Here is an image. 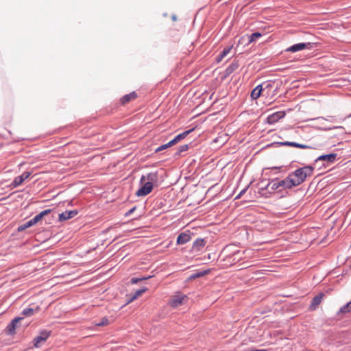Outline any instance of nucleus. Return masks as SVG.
<instances>
[{"label":"nucleus","mask_w":351,"mask_h":351,"mask_svg":"<svg viewBox=\"0 0 351 351\" xmlns=\"http://www.w3.org/2000/svg\"><path fill=\"white\" fill-rule=\"evenodd\" d=\"M314 167L311 165H307L303 167H300L295 170L293 172L289 173L295 186H298L302 184L306 179L307 177H310L313 175Z\"/></svg>","instance_id":"1"},{"label":"nucleus","mask_w":351,"mask_h":351,"mask_svg":"<svg viewBox=\"0 0 351 351\" xmlns=\"http://www.w3.org/2000/svg\"><path fill=\"white\" fill-rule=\"evenodd\" d=\"M234 245L230 244L227 245L225 248L226 251L232 252L226 258V261L229 263L231 265H234L239 263V261L241 260V254L240 253V250H234Z\"/></svg>","instance_id":"2"},{"label":"nucleus","mask_w":351,"mask_h":351,"mask_svg":"<svg viewBox=\"0 0 351 351\" xmlns=\"http://www.w3.org/2000/svg\"><path fill=\"white\" fill-rule=\"evenodd\" d=\"M51 331L47 330H42L38 335L34 339L33 343L35 348H40L49 337Z\"/></svg>","instance_id":"3"},{"label":"nucleus","mask_w":351,"mask_h":351,"mask_svg":"<svg viewBox=\"0 0 351 351\" xmlns=\"http://www.w3.org/2000/svg\"><path fill=\"white\" fill-rule=\"evenodd\" d=\"M23 317H18L13 319L5 329L7 335H14L16 334V329L21 326L20 322L23 320Z\"/></svg>","instance_id":"4"},{"label":"nucleus","mask_w":351,"mask_h":351,"mask_svg":"<svg viewBox=\"0 0 351 351\" xmlns=\"http://www.w3.org/2000/svg\"><path fill=\"white\" fill-rule=\"evenodd\" d=\"M313 47V44L311 43H301L295 44L285 49L287 52H297L303 49H310Z\"/></svg>","instance_id":"5"},{"label":"nucleus","mask_w":351,"mask_h":351,"mask_svg":"<svg viewBox=\"0 0 351 351\" xmlns=\"http://www.w3.org/2000/svg\"><path fill=\"white\" fill-rule=\"evenodd\" d=\"M143 183V186L135 193L138 197H144L151 193L153 189V185L150 182Z\"/></svg>","instance_id":"6"},{"label":"nucleus","mask_w":351,"mask_h":351,"mask_svg":"<svg viewBox=\"0 0 351 351\" xmlns=\"http://www.w3.org/2000/svg\"><path fill=\"white\" fill-rule=\"evenodd\" d=\"M337 154L335 153H331L329 154H324L320 156H319L315 160V162L317 163L319 161H323L325 164L329 165L331 163H333L337 158Z\"/></svg>","instance_id":"7"},{"label":"nucleus","mask_w":351,"mask_h":351,"mask_svg":"<svg viewBox=\"0 0 351 351\" xmlns=\"http://www.w3.org/2000/svg\"><path fill=\"white\" fill-rule=\"evenodd\" d=\"M158 180V173L157 171L150 172L146 176H142L141 178V183L144 182H150L152 185L154 183H156Z\"/></svg>","instance_id":"8"},{"label":"nucleus","mask_w":351,"mask_h":351,"mask_svg":"<svg viewBox=\"0 0 351 351\" xmlns=\"http://www.w3.org/2000/svg\"><path fill=\"white\" fill-rule=\"evenodd\" d=\"M31 173L29 171H24L21 175L14 178L12 182L11 186L16 188L21 185L26 179L30 176Z\"/></svg>","instance_id":"9"},{"label":"nucleus","mask_w":351,"mask_h":351,"mask_svg":"<svg viewBox=\"0 0 351 351\" xmlns=\"http://www.w3.org/2000/svg\"><path fill=\"white\" fill-rule=\"evenodd\" d=\"M294 182H293V180H291L289 175L282 180L278 181V184L280 186V188H282V189H290L293 187H295L293 184Z\"/></svg>","instance_id":"10"},{"label":"nucleus","mask_w":351,"mask_h":351,"mask_svg":"<svg viewBox=\"0 0 351 351\" xmlns=\"http://www.w3.org/2000/svg\"><path fill=\"white\" fill-rule=\"evenodd\" d=\"M286 113L285 111H278L270 114L267 117V122L269 124H273L278 121L282 118L285 117Z\"/></svg>","instance_id":"11"},{"label":"nucleus","mask_w":351,"mask_h":351,"mask_svg":"<svg viewBox=\"0 0 351 351\" xmlns=\"http://www.w3.org/2000/svg\"><path fill=\"white\" fill-rule=\"evenodd\" d=\"M78 213L77 210H66L59 214V221H64L75 217Z\"/></svg>","instance_id":"12"},{"label":"nucleus","mask_w":351,"mask_h":351,"mask_svg":"<svg viewBox=\"0 0 351 351\" xmlns=\"http://www.w3.org/2000/svg\"><path fill=\"white\" fill-rule=\"evenodd\" d=\"M40 221L39 218L37 217V215L34 216L32 219L29 220L28 221L20 225L18 227V231L21 232L25 230V229L34 226Z\"/></svg>","instance_id":"13"},{"label":"nucleus","mask_w":351,"mask_h":351,"mask_svg":"<svg viewBox=\"0 0 351 351\" xmlns=\"http://www.w3.org/2000/svg\"><path fill=\"white\" fill-rule=\"evenodd\" d=\"M274 144H277V145H283V146L294 147L300 148V149L311 148V146H308L307 145L300 144L298 143L291 142V141L277 142V143H274Z\"/></svg>","instance_id":"14"},{"label":"nucleus","mask_w":351,"mask_h":351,"mask_svg":"<svg viewBox=\"0 0 351 351\" xmlns=\"http://www.w3.org/2000/svg\"><path fill=\"white\" fill-rule=\"evenodd\" d=\"M186 298L184 295H176L169 302V305L173 308H176L181 305L183 300Z\"/></svg>","instance_id":"15"},{"label":"nucleus","mask_w":351,"mask_h":351,"mask_svg":"<svg viewBox=\"0 0 351 351\" xmlns=\"http://www.w3.org/2000/svg\"><path fill=\"white\" fill-rule=\"evenodd\" d=\"M191 239L189 232H181L177 237V243L179 245L185 244Z\"/></svg>","instance_id":"16"},{"label":"nucleus","mask_w":351,"mask_h":351,"mask_svg":"<svg viewBox=\"0 0 351 351\" xmlns=\"http://www.w3.org/2000/svg\"><path fill=\"white\" fill-rule=\"evenodd\" d=\"M324 296H325L324 293H319L318 295H317L315 297H314L311 301V307H310L311 309L315 310L317 308V306L319 305V304L322 302V300Z\"/></svg>","instance_id":"17"},{"label":"nucleus","mask_w":351,"mask_h":351,"mask_svg":"<svg viewBox=\"0 0 351 351\" xmlns=\"http://www.w3.org/2000/svg\"><path fill=\"white\" fill-rule=\"evenodd\" d=\"M239 66V61L234 60L226 69V76L232 74Z\"/></svg>","instance_id":"18"},{"label":"nucleus","mask_w":351,"mask_h":351,"mask_svg":"<svg viewBox=\"0 0 351 351\" xmlns=\"http://www.w3.org/2000/svg\"><path fill=\"white\" fill-rule=\"evenodd\" d=\"M232 46L227 47L223 49L219 55L216 56V62H220L231 51Z\"/></svg>","instance_id":"19"},{"label":"nucleus","mask_w":351,"mask_h":351,"mask_svg":"<svg viewBox=\"0 0 351 351\" xmlns=\"http://www.w3.org/2000/svg\"><path fill=\"white\" fill-rule=\"evenodd\" d=\"M243 230L245 231V238L247 241H252L253 239L254 230L247 224H243Z\"/></svg>","instance_id":"20"},{"label":"nucleus","mask_w":351,"mask_h":351,"mask_svg":"<svg viewBox=\"0 0 351 351\" xmlns=\"http://www.w3.org/2000/svg\"><path fill=\"white\" fill-rule=\"evenodd\" d=\"M263 90V85H258L255 88H254L250 93L251 98L252 99H256L258 98L261 94Z\"/></svg>","instance_id":"21"},{"label":"nucleus","mask_w":351,"mask_h":351,"mask_svg":"<svg viewBox=\"0 0 351 351\" xmlns=\"http://www.w3.org/2000/svg\"><path fill=\"white\" fill-rule=\"evenodd\" d=\"M206 244L204 239H197L193 243V249L197 251H199Z\"/></svg>","instance_id":"22"},{"label":"nucleus","mask_w":351,"mask_h":351,"mask_svg":"<svg viewBox=\"0 0 351 351\" xmlns=\"http://www.w3.org/2000/svg\"><path fill=\"white\" fill-rule=\"evenodd\" d=\"M245 36L247 38V45L255 42L257 39L261 38L262 36V34L257 32H254L250 35L246 34Z\"/></svg>","instance_id":"23"},{"label":"nucleus","mask_w":351,"mask_h":351,"mask_svg":"<svg viewBox=\"0 0 351 351\" xmlns=\"http://www.w3.org/2000/svg\"><path fill=\"white\" fill-rule=\"evenodd\" d=\"M137 97V94L136 92L133 91L128 95H124L121 99V101L123 104H125L129 102L130 100L134 99Z\"/></svg>","instance_id":"24"},{"label":"nucleus","mask_w":351,"mask_h":351,"mask_svg":"<svg viewBox=\"0 0 351 351\" xmlns=\"http://www.w3.org/2000/svg\"><path fill=\"white\" fill-rule=\"evenodd\" d=\"M278 180H273L271 182H269L267 186H265V189L267 190H271L272 192L280 188V186L278 184Z\"/></svg>","instance_id":"25"},{"label":"nucleus","mask_w":351,"mask_h":351,"mask_svg":"<svg viewBox=\"0 0 351 351\" xmlns=\"http://www.w3.org/2000/svg\"><path fill=\"white\" fill-rule=\"evenodd\" d=\"M38 307L36 308L27 307L22 311L21 314L25 316H32L35 312L38 311Z\"/></svg>","instance_id":"26"},{"label":"nucleus","mask_w":351,"mask_h":351,"mask_svg":"<svg viewBox=\"0 0 351 351\" xmlns=\"http://www.w3.org/2000/svg\"><path fill=\"white\" fill-rule=\"evenodd\" d=\"M351 312V301L340 308L338 315Z\"/></svg>","instance_id":"27"},{"label":"nucleus","mask_w":351,"mask_h":351,"mask_svg":"<svg viewBox=\"0 0 351 351\" xmlns=\"http://www.w3.org/2000/svg\"><path fill=\"white\" fill-rule=\"evenodd\" d=\"M193 130H194V128H192L191 130H186V131L183 132L182 133L179 134L178 135H177L175 137L176 141H177V142L178 143L181 140L184 139L185 137H186Z\"/></svg>","instance_id":"28"},{"label":"nucleus","mask_w":351,"mask_h":351,"mask_svg":"<svg viewBox=\"0 0 351 351\" xmlns=\"http://www.w3.org/2000/svg\"><path fill=\"white\" fill-rule=\"evenodd\" d=\"M209 273V270H203L200 271H197L193 275L191 276V278L194 279L199 277L204 276L205 275Z\"/></svg>","instance_id":"29"},{"label":"nucleus","mask_w":351,"mask_h":351,"mask_svg":"<svg viewBox=\"0 0 351 351\" xmlns=\"http://www.w3.org/2000/svg\"><path fill=\"white\" fill-rule=\"evenodd\" d=\"M146 289H147L144 288V289H141L136 290L135 291L134 294L132 295L131 300H134L136 299L137 298H138L140 295H141V294L143 293H144L146 291Z\"/></svg>","instance_id":"30"},{"label":"nucleus","mask_w":351,"mask_h":351,"mask_svg":"<svg viewBox=\"0 0 351 351\" xmlns=\"http://www.w3.org/2000/svg\"><path fill=\"white\" fill-rule=\"evenodd\" d=\"M109 323V320L107 317H104L101 319V320L96 324L97 326H104L108 325Z\"/></svg>","instance_id":"31"},{"label":"nucleus","mask_w":351,"mask_h":351,"mask_svg":"<svg viewBox=\"0 0 351 351\" xmlns=\"http://www.w3.org/2000/svg\"><path fill=\"white\" fill-rule=\"evenodd\" d=\"M189 149V145L187 144H185V145H180L178 148V151H177V154H181L182 152H184L186 150H188Z\"/></svg>","instance_id":"32"},{"label":"nucleus","mask_w":351,"mask_h":351,"mask_svg":"<svg viewBox=\"0 0 351 351\" xmlns=\"http://www.w3.org/2000/svg\"><path fill=\"white\" fill-rule=\"evenodd\" d=\"M51 212V209H46V210H43V211H42V212H40L39 214H38V215H37V217L39 218V219H40V220H41V219H42L44 216H45V215H47L49 214Z\"/></svg>","instance_id":"33"},{"label":"nucleus","mask_w":351,"mask_h":351,"mask_svg":"<svg viewBox=\"0 0 351 351\" xmlns=\"http://www.w3.org/2000/svg\"><path fill=\"white\" fill-rule=\"evenodd\" d=\"M149 278H151V276H147V277H143V278H132L131 279V283L132 284H136L138 283V282L141 281V280H147V279H149Z\"/></svg>","instance_id":"34"},{"label":"nucleus","mask_w":351,"mask_h":351,"mask_svg":"<svg viewBox=\"0 0 351 351\" xmlns=\"http://www.w3.org/2000/svg\"><path fill=\"white\" fill-rule=\"evenodd\" d=\"M263 90L265 91L266 89H270L272 88L273 83L271 82H265L263 84Z\"/></svg>","instance_id":"35"},{"label":"nucleus","mask_w":351,"mask_h":351,"mask_svg":"<svg viewBox=\"0 0 351 351\" xmlns=\"http://www.w3.org/2000/svg\"><path fill=\"white\" fill-rule=\"evenodd\" d=\"M167 148H169V147L167 146V144L166 143V144L162 145L159 146L158 147H157L155 149V152L158 153V152H161V151H162L164 149H166Z\"/></svg>","instance_id":"36"},{"label":"nucleus","mask_w":351,"mask_h":351,"mask_svg":"<svg viewBox=\"0 0 351 351\" xmlns=\"http://www.w3.org/2000/svg\"><path fill=\"white\" fill-rule=\"evenodd\" d=\"M250 266L248 265L247 262H243V270H245V275L248 271V269Z\"/></svg>","instance_id":"37"},{"label":"nucleus","mask_w":351,"mask_h":351,"mask_svg":"<svg viewBox=\"0 0 351 351\" xmlns=\"http://www.w3.org/2000/svg\"><path fill=\"white\" fill-rule=\"evenodd\" d=\"M177 143H178V142H177V141H176V138H174L173 139H172L171 141H169V143H167V146H168L169 147H171V146L174 145L175 144H176Z\"/></svg>","instance_id":"38"},{"label":"nucleus","mask_w":351,"mask_h":351,"mask_svg":"<svg viewBox=\"0 0 351 351\" xmlns=\"http://www.w3.org/2000/svg\"><path fill=\"white\" fill-rule=\"evenodd\" d=\"M250 217H251L250 215H249L247 213L245 214V215L243 217V218H244V219H243V223L250 221V219L248 218H250Z\"/></svg>","instance_id":"39"},{"label":"nucleus","mask_w":351,"mask_h":351,"mask_svg":"<svg viewBox=\"0 0 351 351\" xmlns=\"http://www.w3.org/2000/svg\"><path fill=\"white\" fill-rule=\"evenodd\" d=\"M136 210V206H134L133 208H132L131 209H130L126 213H125V216H129L130 215L134 210Z\"/></svg>","instance_id":"40"},{"label":"nucleus","mask_w":351,"mask_h":351,"mask_svg":"<svg viewBox=\"0 0 351 351\" xmlns=\"http://www.w3.org/2000/svg\"><path fill=\"white\" fill-rule=\"evenodd\" d=\"M252 182H250L249 184L247 186V187H245V189H243L242 191V193H243V195L245 193V191L247 190V189L249 188V186L250 184H251Z\"/></svg>","instance_id":"41"},{"label":"nucleus","mask_w":351,"mask_h":351,"mask_svg":"<svg viewBox=\"0 0 351 351\" xmlns=\"http://www.w3.org/2000/svg\"><path fill=\"white\" fill-rule=\"evenodd\" d=\"M282 168V167L281 166V167H271V169H280Z\"/></svg>","instance_id":"42"},{"label":"nucleus","mask_w":351,"mask_h":351,"mask_svg":"<svg viewBox=\"0 0 351 351\" xmlns=\"http://www.w3.org/2000/svg\"><path fill=\"white\" fill-rule=\"evenodd\" d=\"M241 196H242L241 191H240V192L237 194V197H236V199H237V198H240Z\"/></svg>","instance_id":"43"},{"label":"nucleus","mask_w":351,"mask_h":351,"mask_svg":"<svg viewBox=\"0 0 351 351\" xmlns=\"http://www.w3.org/2000/svg\"><path fill=\"white\" fill-rule=\"evenodd\" d=\"M172 19H173V21H176V16L175 15H173V16H172Z\"/></svg>","instance_id":"44"},{"label":"nucleus","mask_w":351,"mask_h":351,"mask_svg":"<svg viewBox=\"0 0 351 351\" xmlns=\"http://www.w3.org/2000/svg\"><path fill=\"white\" fill-rule=\"evenodd\" d=\"M241 38H238V43H241Z\"/></svg>","instance_id":"45"}]
</instances>
